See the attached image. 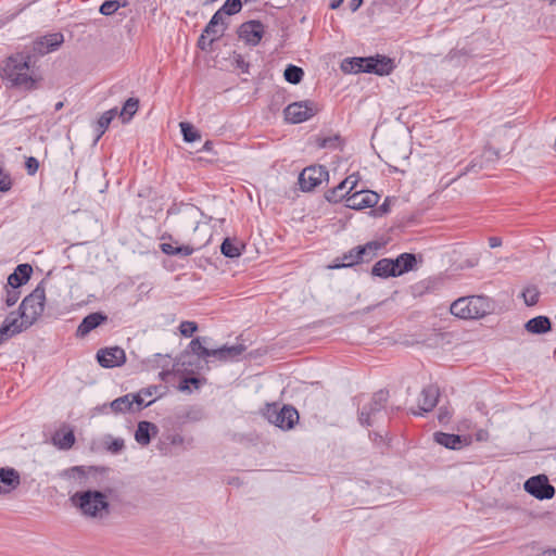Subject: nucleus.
<instances>
[{
  "label": "nucleus",
  "mask_w": 556,
  "mask_h": 556,
  "mask_svg": "<svg viewBox=\"0 0 556 556\" xmlns=\"http://www.w3.org/2000/svg\"><path fill=\"white\" fill-rule=\"evenodd\" d=\"M31 59L30 51H21L8 56L0 66L1 77L14 87L35 89L38 77Z\"/></svg>",
  "instance_id": "nucleus-1"
},
{
  "label": "nucleus",
  "mask_w": 556,
  "mask_h": 556,
  "mask_svg": "<svg viewBox=\"0 0 556 556\" xmlns=\"http://www.w3.org/2000/svg\"><path fill=\"white\" fill-rule=\"evenodd\" d=\"M70 501L85 517L101 519L110 514L108 496L98 490L78 491Z\"/></svg>",
  "instance_id": "nucleus-2"
},
{
  "label": "nucleus",
  "mask_w": 556,
  "mask_h": 556,
  "mask_svg": "<svg viewBox=\"0 0 556 556\" xmlns=\"http://www.w3.org/2000/svg\"><path fill=\"white\" fill-rule=\"evenodd\" d=\"M380 195L371 190H359L348 197L345 208H390L392 206H403L404 199L401 197H387L383 203L376 207Z\"/></svg>",
  "instance_id": "nucleus-3"
},
{
  "label": "nucleus",
  "mask_w": 556,
  "mask_h": 556,
  "mask_svg": "<svg viewBox=\"0 0 556 556\" xmlns=\"http://www.w3.org/2000/svg\"><path fill=\"white\" fill-rule=\"evenodd\" d=\"M489 312L486 298L472 295L459 298L451 305V313L463 319H477L483 317Z\"/></svg>",
  "instance_id": "nucleus-4"
},
{
  "label": "nucleus",
  "mask_w": 556,
  "mask_h": 556,
  "mask_svg": "<svg viewBox=\"0 0 556 556\" xmlns=\"http://www.w3.org/2000/svg\"><path fill=\"white\" fill-rule=\"evenodd\" d=\"M263 416L282 430L293 429L299 421V413L291 405L279 407L277 403L266 404Z\"/></svg>",
  "instance_id": "nucleus-5"
},
{
  "label": "nucleus",
  "mask_w": 556,
  "mask_h": 556,
  "mask_svg": "<svg viewBox=\"0 0 556 556\" xmlns=\"http://www.w3.org/2000/svg\"><path fill=\"white\" fill-rule=\"evenodd\" d=\"M389 399V392L379 390L374 393L370 402L364 405L359 412L358 420L362 425L370 427L387 416L386 405Z\"/></svg>",
  "instance_id": "nucleus-6"
},
{
  "label": "nucleus",
  "mask_w": 556,
  "mask_h": 556,
  "mask_svg": "<svg viewBox=\"0 0 556 556\" xmlns=\"http://www.w3.org/2000/svg\"><path fill=\"white\" fill-rule=\"evenodd\" d=\"M43 283V281L39 282L38 286L23 299L18 306L20 317L31 320V324L38 320L45 309L46 289Z\"/></svg>",
  "instance_id": "nucleus-7"
},
{
  "label": "nucleus",
  "mask_w": 556,
  "mask_h": 556,
  "mask_svg": "<svg viewBox=\"0 0 556 556\" xmlns=\"http://www.w3.org/2000/svg\"><path fill=\"white\" fill-rule=\"evenodd\" d=\"M525 491L538 500H551L555 495V488L545 475L529 478L523 484Z\"/></svg>",
  "instance_id": "nucleus-8"
},
{
  "label": "nucleus",
  "mask_w": 556,
  "mask_h": 556,
  "mask_svg": "<svg viewBox=\"0 0 556 556\" xmlns=\"http://www.w3.org/2000/svg\"><path fill=\"white\" fill-rule=\"evenodd\" d=\"M328 170L321 165H314L304 168L299 175L301 190L311 191L328 179Z\"/></svg>",
  "instance_id": "nucleus-9"
},
{
  "label": "nucleus",
  "mask_w": 556,
  "mask_h": 556,
  "mask_svg": "<svg viewBox=\"0 0 556 556\" xmlns=\"http://www.w3.org/2000/svg\"><path fill=\"white\" fill-rule=\"evenodd\" d=\"M317 108L312 101L294 102L285 109V117L292 124H299L314 116Z\"/></svg>",
  "instance_id": "nucleus-10"
},
{
  "label": "nucleus",
  "mask_w": 556,
  "mask_h": 556,
  "mask_svg": "<svg viewBox=\"0 0 556 556\" xmlns=\"http://www.w3.org/2000/svg\"><path fill=\"white\" fill-rule=\"evenodd\" d=\"M359 177L357 174H352L342 180L338 186L326 192L325 197L329 203L337 204L342 200L348 199L358 184Z\"/></svg>",
  "instance_id": "nucleus-11"
},
{
  "label": "nucleus",
  "mask_w": 556,
  "mask_h": 556,
  "mask_svg": "<svg viewBox=\"0 0 556 556\" xmlns=\"http://www.w3.org/2000/svg\"><path fill=\"white\" fill-rule=\"evenodd\" d=\"M97 361L103 368L118 367L125 364L126 354L119 346L104 348L97 352Z\"/></svg>",
  "instance_id": "nucleus-12"
},
{
  "label": "nucleus",
  "mask_w": 556,
  "mask_h": 556,
  "mask_svg": "<svg viewBox=\"0 0 556 556\" xmlns=\"http://www.w3.org/2000/svg\"><path fill=\"white\" fill-rule=\"evenodd\" d=\"M64 41V37L61 33H53L42 36L35 40L31 46V54L45 55L56 50Z\"/></svg>",
  "instance_id": "nucleus-13"
},
{
  "label": "nucleus",
  "mask_w": 556,
  "mask_h": 556,
  "mask_svg": "<svg viewBox=\"0 0 556 556\" xmlns=\"http://www.w3.org/2000/svg\"><path fill=\"white\" fill-rule=\"evenodd\" d=\"M238 34L245 43L256 46L264 35V25L260 21H249L241 24Z\"/></svg>",
  "instance_id": "nucleus-14"
},
{
  "label": "nucleus",
  "mask_w": 556,
  "mask_h": 556,
  "mask_svg": "<svg viewBox=\"0 0 556 556\" xmlns=\"http://www.w3.org/2000/svg\"><path fill=\"white\" fill-rule=\"evenodd\" d=\"M109 317L102 312H94L90 313L86 317L83 318L81 323L76 329L75 336L77 338H85L88 336L92 330L98 328L99 326L105 324L108 321Z\"/></svg>",
  "instance_id": "nucleus-15"
},
{
  "label": "nucleus",
  "mask_w": 556,
  "mask_h": 556,
  "mask_svg": "<svg viewBox=\"0 0 556 556\" xmlns=\"http://www.w3.org/2000/svg\"><path fill=\"white\" fill-rule=\"evenodd\" d=\"M433 440L435 443L454 451L462 450L470 444L467 437L441 431L433 433Z\"/></svg>",
  "instance_id": "nucleus-16"
},
{
  "label": "nucleus",
  "mask_w": 556,
  "mask_h": 556,
  "mask_svg": "<svg viewBox=\"0 0 556 556\" xmlns=\"http://www.w3.org/2000/svg\"><path fill=\"white\" fill-rule=\"evenodd\" d=\"M439 399V389L435 386H428L422 389L420 393V397L418 400V408L419 410H412L414 415L421 416L424 413L431 412Z\"/></svg>",
  "instance_id": "nucleus-17"
},
{
  "label": "nucleus",
  "mask_w": 556,
  "mask_h": 556,
  "mask_svg": "<svg viewBox=\"0 0 556 556\" xmlns=\"http://www.w3.org/2000/svg\"><path fill=\"white\" fill-rule=\"evenodd\" d=\"M21 483V477L16 469L4 467L0 469V494H8Z\"/></svg>",
  "instance_id": "nucleus-18"
},
{
  "label": "nucleus",
  "mask_w": 556,
  "mask_h": 556,
  "mask_svg": "<svg viewBox=\"0 0 556 556\" xmlns=\"http://www.w3.org/2000/svg\"><path fill=\"white\" fill-rule=\"evenodd\" d=\"M227 26L228 22L225 18H220V14H214L203 30L208 37V45L222 38Z\"/></svg>",
  "instance_id": "nucleus-19"
},
{
  "label": "nucleus",
  "mask_w": 556,
  "mask_h": 556,
  "mask_svg": "<svg viewBox=\"0 0 556 556\" xmlns=\"http://www.w3.org/2000/svg\"><path fill=\"white\" fill-rule=\"evenodd\" d=\"M245 351V346L243 344H236V345H223L217 349L212 350V357L220 361V362H227V361H235L238 359V357Z\"/></svg>",
  "instance_id": "nucleus-20"
},
{
  "label": "nucleus",
  "mask_w": 556,
  "mask_h": 556,
  "mask_svg": "<svg viewBox=\"0 0 556 556\" xmlns=\"http://www.w3.org/2000/svg\"><path fill=\"white\" fill-rule=\"evenodd\" d=\"M33 274V267L29 264H20L8 277V285L12 287H22L27 283Z\"/></svg>",
  "instance_id": "nucleus-21"
},
{
  "label": "nucleus",
  "mask_w": 556,
  "mask_h": 556,
  "mask_svg": "<svg viewBox=\"0 0 556 556\" xmlns=\"http://www.w3.org/2000/svg\"><path fill=\"white\" fill-rule=\"evenodd\" d=\"M395 268L396 263H393L392 258H381L372 266L371 275L383 279L399 277Z\"/></svg>",
  "instance_id": "nucleus-22"
},
{
  "label": "nucleus",
  "mask_w": 556,
  "mask_h": 556,
  "mask_svg": "<svg viewBox=\"0 0 556 556\" xmlns=\"http://www.w3.org/2000/svg\"><path fill=\"white\" fill-rule=\"evenodd\" d=\"M210 341L211 338L208 337H197L190 341L188 350L199 358L207 361L208 357H212L213 350L205 346Z\"/></svg>",
  "instance_id": "nucleus-23"
},
{
  "label": "nucleus",
  "mask_w": 556,
  "mask_h": 556,
  "mask_svg": "<svg viewBox=\"0 0 556 556\" xmlns=\"http://www.w3.org/2000/svg\"><path fill=\"white\" fill-rule=\"evenodd\" d=\"M525 328L530 333L543 334L551 331L552 323L547 316H536L528 320Z\"/></svg>",
  "instance_id": "nucleus-24"
},
{
  "label": "nucleus",
  "mask_w": 556,
  "mask_h": 556,
  "mask_svg": "<svg viewBox=\"0 0 556 556\" xmlns=\"http://www.w3.org/2000/svg\"><path fill=\"white\" fill-rule=\"evenodd\" d=\"M393 263H396V273L402 276L415 268L417 265V256L414 253H402L396 258H392Z\"/></svg>",
  "instance_id": "nucleus-25"
},
{
  "label": "nucleus",
  "mask_w": 556,
  "mask_h": 556,
  "mask_svg": "<svg viewBox=\"0 0 556 556\" xmlns=\"http://www.w3.org/2000/svg\"><path fill=\"white\" fill-rule=\"evenodd\" d=\"M4 324L9 325V327L13 330V333L18 334L23 332L24 330L31 327L34 324H31V320H28L25 317H20V313L17 312H11L5 319L3 320Z\"/></svg>",
  "instance_id": "nucleus-26"
},
{
  "label": "nucleus",
  "mask_w": 556,
  "mask_h": 556,
  "mask_svg": "<svg viewBox=\"0 0 556 556\" xmlns=\"http://www.w3.org/2000/svg\"><path fill=\"white\" fill-rule=\"evenodd\" d=\"M382 248V243L378 241H369L365 243L364 245H357L356 247V254L359 257L361 263L362 262H370L372 258H375L378 254V251Z\"/></svg>",
  "instance_id": "nucleus-27"
},
{
  "label": "nucleus",
  "mask_w": 556,
  "mask_h": 556,
  "mask_svg": "<svg viewBox=\"0 0 556 556\" xmlns=\"http://www.w3.org/2000/svg\"><path fill=\"white\" fill-rule=\"evenodd\" d=\"M151 431L157 432V427L150 421H140L135 432L136 441L141 445H148L151 441Z\"/></svg>",
  "instance_id": "nucleus-28"
},
{
  "label": "nucleus",
  "mask_w": 556,
  "mask_h": 556,
  "mask_svg": "<svg viewBox=\"0 0 556 556\" xmlns=\"http://www.w3.org/2000/svg\"><path fill=\"white\" fill-rule=\"evenodd\" d=\"M52 442L60 450H70L75 443L74 431L72 429L64 433L56 431L52 437Z\"/></svg>",
  "instance_id": "nucleus-29"
},
{
  "label": "nucleus",
  "mask_w": 556,
  "mask_h": 556,
  "mask_svg": "<svg viewBox=\"0 0 556 556\" xmlns=\"http://www.w3.org/2000/svg\"><path fill=\"white\" fill-rule=\"evenodd\" d=\"M62 476L70 480H74L78 485L85 486L88 480V476L81 466H75L63 471Z\"/></svg>",
  "instance_id": "nucleus-30"
},
{
  "label": "nucleus",
  "mask_w": 556,
  "mask_h": 556,
  "mask_svg": "<svg viewBox=\"0 0 556 556\" xmlns=\"http://www.w3.org/2000/svg\"><path fill=\"white\" fill-rule=\"evenodd\" d=\"M139 108V100L136 98H129L122 111L119 112V117L122 118L123 123H127L131 119V117L136 114Z\"/></svg>",
  "instance_id": "nucleus-31"
},
{
  "label": "nucleus",
  "mask_w": 556,
  "mask_h": 556,
  "mask_svg": "<svg viewBox=\"0 0 556 556\" xmlns=\"http://www.w3.org/2000/svg\"><path fill=\"white\" fill-rule=\"evenodd\" d=\"M241 8V0H226L224 5L220 9H218L214 14H220V18H225L227 21L228 15H232L240 12Z\"/></svg>",
  "instance_id": "nucleus-32"
},
{
  "label": "nucleus",
  "mask_w": 556,
  "mask_h": 556,
  "mask_svg": "<svg viewBox=\"0 0 556 556\" xmlns=\"http://www.w3.org/2000/svg\"><path fill=\"white\" fill-rule=\"evenodd\" d=\"M316 144L320 149H338L341 147L342 140L339 135L318 136L316 138Z\"/></svg>",
  "instance_id": "nucleus-33"
},
{
  "label": "nucleus",
  "mask_w": 556,
  "mask_h": 556,
  "mask_svg": "<svg viewBox=\"0 0 556 556\" xmlns=\"http://www.w3.org/2000/svg\"><path fill=\"white\" fill-rule=\"evenodd\" d=\"M359 257L361 256H358L356 254V247H355L342 255V258H341L342 263H334L332 266H330V268L352 267V266L361 263Z\"/></svg>",
  "instance_id": "nucleus-34"
},
{
  "label": "nucleus",
  "mask_w": 556,
  "mask_h": 556,
  "mask_svg": "<svg viewBox=\"0 0 556 556\" xmlns=\"http://www.w3.org/2000/svg\"><path fill=\"white\" fill-rule=\"evenodd\" d=\"M117 115V109H111L106 112H104L100 118L98 119V137L97 140L105 132L111 122L115 118Z\"/></svg>",
  "instance_id": "nucleus-35"
},
{
  "label": "nucleus",
  "mask_w": 556,
  "mask_h": 556,
  "mask_svg": "<svg viewBox=\"0 0 556 556\" xmlns=\"http://www.w3.org/2000/svg\"><path fill=\"white\" fill-rule=\"evenodd\" d=\"M375 67L377 75H388L392 72L394 64L390 58L387 56H376L375 58Z\"/></svg>",
  "instance_id": "nucleus-36"
},
{
  "label": "nucleus",
  "mask_w": 556,
  "mask_h": 556,
  "mask_svg": "<svg viewBox=\"0 0 556 556\" xmlns=\"http://www.w3.org/2000/svg\"><path fill=\"white\" fill-rule=\"evenodd\" d=\"M178 418L182 422H197L204 418V412L201 407H190L181 413Z\"/></svg>",
  "instance_id": "nucleus-37"
},
{
  "label": "nucleus",
  "mask_w": 556,
  "mask_h": 556,
  "mask_svg": "<svg viewBox=\"0 0 556 556\" xmlns=\"http://www.w3.org/2000/svg\"><path fill=\"white\" fill-rule=\"evenodd\" d=\"M111 408L115 413H125L131 410L132 402H130V394H126L124 396L115 399L111 403Z\"/></svg>",
  "instance_id": "nucleus-38"
},
{
  "label": "nucleus",
  "mask_w": 556,
  "mask_h": 556,
  "mask_svg": "<svg viewBox=\"0 0 556 556\" xmlns=\"http://www.w3.org/2000/svg\"><path fill=\"white\" fill-rule=\"evenodd\" d=\"M303 75H304V72L301 67H298L295 65H288L287 68L285 70V73H283V76H285V79L288 81V83H291V84H299L302 78H303Z\"/></svg>",
  "instance_id": "nucleus-39"
},
{
  "label": "nucleus",
  "mask_w": 556,
  "mask_h": 556,
  "mask_svg": "<svg viewBox=\"0 0 556 556\" xmlns=\"http://www.w3.org/2000/svg\"><path fill=\"white\" fill-rule=\"evenodd\" d=\"M522 298L528 306H533L539 302L540 291L535 286H529L523 289Z\"/></svg>",
  "instance_id": "nucleus-40"
},
{
  "label": "nucleus",
  "mask_w": 556,
  "mask_h": 556,
  "mask_svg": "<svg viewBox=\"0 0 556 556\" xmlns=\"http://www.w3.org/2000/svg\"><path fill=\"white\" fill-rule=\"evenodd\" d=\"M220 252L224 256L235 258L240 256V249L232 243L229 238L224 239L220 245Z\"/></svg>",
  "instance_id": "nucleus-41"
},
{
  "label": "nucleus",
  "mask_w": 556,
  "mask_h": 556,
  "mask_svg": "<svg viewBox=\"0 0 556 556\" xmlns=\"http://www.w3.org/2000/svg\"><path fill=\"white\" fill-rule=\"evenodd\" d=\"M179 126L185 141L193 142L200 139V134L190 123L181 122Z\"/></svg>",
  "instance_id": "nucleus-42"
},
{
  "label": "nucleus",
  "mask_w": 556,
  "mask_h": 556,
  "mask_svg": "<svg viewBox=\"0 0 556 556\" xmlns=\"http://www.w3.org/2000/svg\"><path fill=\"white\" fill-rule=\"evenodd\" d=\"M104 443L106 450L112 454H118L125 447V441L122 438L114 439L111 435H108L104 440Z\"/></svg>",
  "instance_id": "nucleus-43"
},
{
  "label": "nucleus",
  "mask_w": 556,
  "mask_h": 556,
  "mask_svg": "<svg viewBox=\"0 0 556 556\" xmlns=\"http://www.w3.org/2000/svg\"><path fill=\"white\" fill-rule=\"evenodd\" d=\"M4 289H5V299H4L5 304L9 307L13 306L18 301V299L21 296L20 288L12 287L7 283Z\"/></svg>",
  "instance_id": "nucleus-44"
},
{
  "label": "nucleus",
  "mask_w": 556,
  "mask_h": 556,
  "mask_svg": "<svg viewBox=\"0 0 556 556\" xmlns=\"http://www.w3.org/2000/svg\"><path fill=\"white\" fill-rule=\"evenodd\" d=\"M121 8V3L117 0L104 1L100 7V13L103 15H112Z\"/></svg>",
  "instance_id": "nucleus-45"
},
{
  "label": "nucleus",
  "mask_w": 556,
  "mask_h": 556,
  "mask_svg": "<svg viewBox=\"0 0 556 556\" xmlns=\"http://www.w3.org/2000/svg\"><path fill=\"white\" fill-rule=\"evenodd\" d=\"M179 331L181 336L186 338H190L193 336L194 332L198 331V325L194 321L185 320L181 321L179 325Z\"/></svg>",
  "instance_id": "nucleus-46"
},
{
  "label": "nucleus",
  "mask_w": 556,
  "mask_h": 556,
  "mask_svg": "<svg viewBox=\"0 0 556 556\" xmlns=\"http://www.w3.org/2000/svg\"><path fill=\"white\" fill-rule=\"evenodd\" d=\"M201 383V379L197 377L184 378L179 383V390L182 392H190V384H193L195 389H199Z\"/></svg>",
  "instance_id": "nucleus-47"
},
{
  "label": "nucleus",
  "mask_w": 556,
  "mask_h": 556,
  "mask_svg": "<svg viewBox=\"0 0 556 556\" xmlns=\"http://www.w3.org/2000/svg\"><path fill=\"white\" fill-rule=\"evenodd\" d=\"M357 62L363 64V71L362 73H375L376 74V67H375V58H359L357 59Z\"/></svg>",
  "instance_id": "nucleus-48"
},
{
  "label": "nucleus",
  "mask_w": 556,
  "mask_h": 556,
  "mask_svg": "<svg viewBox=\"0 0 556 556\" xmlns=\"http://www.w3.org/2000/svg\"><path fill=\"white\" fill-rule=\"evenodd\" d=\"M12 187V179L10 175L0 168V191L5 192Z\"/></svg>",
  "instance_id": "nucleus-49"
},
{
  "label": "nucleus",
  "mask_w": 556,
  "mask_h": 556,
  "mask_svg": "<svg viewBox=\"0 0 556 556\" xmlns=\"http://www.w3.org/2000/svg\"><path fill=\"white\" fill-rule=\"evenodd\" d=\"M14 336L15 333H13V330L9 327V325L2 323L0 326V345H2Z\"/></svg>",
  "instance_id": "nucleus-50"
},
{
  "label": "nucleus",
  "mask_w": 556,
  "mask_h": 556,
  "mask_svg": "<svg viewBox=\"0 0 556 556\" xmlns=\"http://www.w3.org/2000/svg\"><path fill=\"white\" fill-rule=\"evenodd\" d=\"M130 402H132V405L136 404L138 409H141L142 407H147V406L151 405L154 401L144 403L143 397L141 396V393H137V394H130Z\"/></svg>",
  "instance_id": "nucleus-51"
},
{
  "label": "nucleus",
  "mask_w": 556,
  "mask_h": 556,
  "mask_svg": "<svg viewBox=\"0 0 556 556\" xmlns=\"http://www.w3.org/2000/svg\"><path fill=\"white\" fill-rule=\"evenodd\" d=\"M25 164H26V168L30 175H34L38 170L39 162L36 157L29 156L26 160Z\"/></svg>",
  "instance_id": "nucleus-52"
},
{
  "label": "nucleus",
  "mask_w": 556,
  "mask_h": 556,
  "mask_svg": "<svg viewBox=\"0 0 556 556\" xmlns=\"http://www.w3.org/2000/svg\"><path fill=\"white\" fill-rule=\"evenodd\" d=\"M451 417H452V414L450 413V410L447 408L440 407L439 414H438V419H439L440 424H442V425L447 424L450 421Z\"/></svg>",
  "instance_id": "nucleus-53"
},
{
  "label": "nucleus",
  "mask_w": 556,
  "mask_h": 556,
  "mask_svg": "<svg viewBox=\"0 0 556 556\" xmlns=\"http://www.w3.org/2000/svg\"><path fill=\"white\" fill-rule=\"evenodd\" d=\"M193 251L194 249L190 245H179L175 249V255L189 256Z\"/></svg>",
  "instance_id": "nucleus-54"
},
{
  "label": "nucleus",
  "mask_w": 556,
  "mask_h": 556,
  "mask_svg": "<svg viewBox=\"0 0 556 556\" xmlns=\"http://www.w3.org/2000/svg\"><path fill=\"white\" fill-rule=\"evenodd\" d=\"M212 45H208V37L207 35L203 31L202 35L200 36L199 40H198V47L201 49V50H208L211 48Z\"/></svg>",
  "instance_id": "nucleus-55"
},
{
  "label": "nucleus",
  "mask_w": 556,
  "mask_h": 556,
  "mask_svg": "<svg viewBox=\"0 0 556 556\" xmlns=\"http://www.w3.org/2000/svg\"><path fill=\"white\" fill-rule=\"evenodd\" d=\"M489 432L484 429H479L476 433H475V438L478 442H485L489 440Z\"/></svg>",
  "instance_id": "nucleus-56"
},
{
  "label": "nucleus",
  "mask_w": 556,
  "mask_h": 556,
  "mask_svg": "<svg viewBox=\"0 0 556 556\" xmlns=\"http://www.w3.org/2000/svg\"><path fill=\"white\" fill-rule=\"evenodd\" d=\"M177 247H174L172 243H162L161 244V250L164 254H167V255H175V249Z\"/></svg>",
  "instance_id": "nucleus-57"
},
{
  "label": "nucleus",
  "mask_w": 556,
  "mask_h": 556,
  "mask_svg": "<svg viewBox=\"0 0 556 556\" xmlns=\"http://www.w3.org/2000/svg\"><path fill=\"white\" fill-rule=\"evenodd\" d=\"M357 59L358 58H354L350 61V65H351V68L350 71L354 72V73H362L363 71V64L358 63L357 62Z\"/></svg>",
  "instance_id": "nucleus-58"
},
{
  "label": "nucleus",
  "mask_w": 556,
  "mask_h": 556,
  "mask_svg": "<svg viewBox=\"0 0 556 556\" xmlns=\"http://www.w3.org/2000/svg\"><path fill=\"white\" fill-rule=\"evenodd\" d=\"M490 248L494 249L502 245V239L500 237H490L489 238Z\"/></svg>",
  "instance_id": "nucleus-59"
},
{
  "label": "nucleus",
  "mask_w": 556,
  "mask_h": 556,
  "mask_svg": "<svg viewBox=\"0 0 556 556\" xmlns=\"http://www.w3.org/2000/svg\"><path fill=\"white\" fill-rule=\"evenodd\" d=\"M362 3H363V0H350L349 7L352 12H355L356 10H358V8L362 5Z\"/></svg>",
  "instance_id": "nucleus-60"
},
{
  "label": "nucleus",
  "mask_w": 556,
  "mask_h": 556,
  "mask_svg": "<svg viewBox=\"0 0 556 556\" xmlns=\"http://www.w3.org/2000/svg\"><path fill=\"white\" fill-rule=\"evenodd\" d=\"M170 443L173 445H180L184 443V438L180 434H174L170 438Z\"/></svg>",
  "instance_id": "nucleus-61"
},
{
  "label": "nucleus",
  "mask_w": 556,
  "mask_h": 556,
  "mask_svg": "<svg viewBox=\"0 0 556 556\" xmlns=\"http://www.w3.org/2000/svg\"><path fill=\"white\" fill-rule=\"evenodd\" d=\"M388 211H376V210H372V211H369V214L372 216V217H381L383 216L384 213H387Z\"/></svg>",
  "instance_id": "nucleus-62"
},
{
  "label": "nucleus",
  "mask_w": 556,
  "mask_h": 556,
  "mask_svg": "<svg viewBox=\"0 0 556 556\" xmlns=\"http://www.w3.org/2000/svg\"><path fill=\"white\" fill-rule=\"evenodd\" d=\"M342 2H343V0H330L329 7L331 9H337L341 5Z\"/></svg>",
  "instance_id": "nucleus-63"
},
{
  "label": "nucleus",
  "mask_w": 556,
  "mask_h": 556,
  "mask_svg": "<svg viewBox=\"0 0 556 556\" xmlns=\"http://www.w3.org/2000/svg\"><path fill=\"white\" fill-rule=\"evenodd\" d=\"M540 556H556V549L544 551Z\"/></svg>",
  "instance_id": "nucleus-64"
}]
</instances>
